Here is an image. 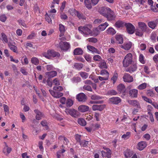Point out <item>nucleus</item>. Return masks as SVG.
Returning <instances> with one entry per match:
<instances>
[{"label": "nucleus", "mask_w": 158, "mask_h": 158, "mask_svg": "<svg viewBox=\"0 0 158 158\" xmlns=\"http://www.w3.org/2000/svg\"><path fill=\"white\" fill-rule=\"evenodd\" d=\"M104 10V12L102 13L103 16L106 17L109 20L114 19L115 15L113 11L108 7L105 8Z\"/></svg>", "instance_id": "1"}, {"label": "nucleus", "mask_w": 158, "mask_h": 158, "mask_svg": "<svg viewBox=\"0 0 158 158\" xmlns=\"http://www.w3.org/2000/svg\"><path fill=\"white\" fill-rule=\"evenodd\" d=\"M133 62L132 54L131 53H128L125 56L123 60V66L125 67H128Z\"/></svg>", "instance_id": "2"}, {"label": "nucleus", "mask_w": 158, "mask_h": 158, "mask_svg": "<svg viewBox=\"0 0 158 158\" xmlns=\"http://www.w3.org/2000/svg\"><path fill=\"white\" fill-rule=\"evenodd\" d=\"M90 27V25L80 26L78 27V30L80 33L86 36L90 35L92 32Z\"/></svg>", "instance_id": "3"}, {"label": "nucleus", "mask_w": 158, "mask_h": 158, "mask_svg": "<svg viewBox=\"0 0 158 158\" xmlns=\"http://www.w3.org/2000/svg\"><path fill=\"white\" fill-rule=\"evenodd\" d=\"M43 55L48 59H51L52 57L59 58L60 56V53L58 52L50 50H48L47 53H44Z\"/></svg>", "instance_id": "4"}, {"label": "nucleus", "mask_w": 158, "mask_h": 158, "mask_svg": "<svg viewBox=\"0 0 158 158\" xmlns=\"http://www.w3.org/2000/svg\"><path fill=\"white\" fill-rule=\"evenodd\" d=\"M65 112L67 114H69L75 118H77L80 116V113L78 111L74 109H66Z\"/></svg>", "instance_id": "5"}, {"label": "nucleus", "mask_w": 158, "mask_h": 158, "mask_svg": "<svg viewBox=\"0 0 158 158\" xmlns=\"http://www.w3.org/2000/svg\"><path fill=\"white\" fill-rule=\"evenodd\" d=\"M58 47L62 50L66 51L70 48V46L67 42L61 41L59 43Z\"/></svg>", "instance_id": "6"}, {"label": "nucleus", "mask_w": 158, "mask_h": 158, "mask_svg": "<svg viewBox=\"0 0 158 158\" xmlns=\"http://www.w3.org/2000/svg\"><path fill=\"white\" fill-rule=\"evenodd\" d=\"M125 26L126 27L127 32L130 34H132L134 33L135 27L131 24L129 23H125Z\"/></svg>", "instance_id": "7"}, {"label": "nucleus", "mask_w": 158, "mask_h": 158, "mask_svg": "<svg viewBox=\"0 0 158 158\" xmlns=\"http://www.w3.org/2000/svg\"><path fill=\"white\" fill-rule=\"evenodd\" d=\"M76 99L79 102H85L86 100V96L83 93H80L77 94L76 97Z\"/></svg>", "instance_id": "8"}, {"label": "nucleus", "mask_w": 158, "mask_h": 158, "mask_svg": "<svg viewBox=\"0 0 158 158\" xmlns=\"http://www.w3.org/2000/svg\"><path fill=\"white\" fill-rule=\"evenodd\" d=\"M129 66V67L126 70L127 72L131 73L135 71L137 69V66L136 63L135 61L133 62Z\"/></svg>", "instance_id": "9"}, {"label": "nucleus", "mask_w": 158, "mask_h": 158, "mask_svg": "<svg viewBox=\"0 0 158 158\" xmlns=\"http://www.w3.org/2000/svg\"><path fill=\"white\" fill-rule=\"evenodd\" d=\"M110 103L113 104H118L121 102V99L118 97H114L109 99Z\"/></svg>", "instance_id": "10"}, {"label": "nucleus", "mask_w": 158, "mask_h": 158, "mask_svg": "<svg viewBox=\"0 0 158 158\" xmlns=\"http://www.w3.org/2000/svg\"><path fill=\"white\" fill-rule=\"evenodd\" d=\"M147 143L144 141L139 142L137 145V148L139 150H143L147 146Z\"/></svg>", "instance_id": "11"}, {"label": "nucleus", "mask_w": 158, "mask_h": 158, "mask_svg": "<svg viewBox=\"0 0 158 158\" xmlns=\"http://www.w3.org/2000/svg\"><path fill=\"white\" fill-rule=\"evenodd\" d=\"M132 45V43L131 42L128 41L120 45V47L125 50H128L131 48Z\"/></svg>", "instance_id": "12"}, {"label": "nucleus", "mask_w": 158, "mask_h": 158, "mask_svg": "<svg viewBox=\"0 0 158 158\" xmlns=\"http://www.w3.org/2000/svg\"><path fill=\"white\" fill-rule=\"evenodd\" d=\"M124 81L128 82H132L133 81L132 77L129 74L125 73L123 77Z\"/></svg>", "instance_id": "13"}, {"label": "nucleus", "mask_w": 158, "mask_h": 158, "mask_svg": "<svg viewBox=\"0 0 158 158\" xmlns=\"http://www.w3.org/2000/svg\"><path fill=\"white\" fill-rule=\"evenodd\" d=\"M49 92L52 96L56 98H59L62 97L63 95L62 93L55 92L52 90H49Z\"/></svg>", "instance_id": "14"}, {"label": "nucleus", "mask_w": 158, "mask_h": 158, "mask_svg": "<svg viewBox=\"0 0 158 158\" xmlns=\"http://www.w3.org/2000/svg\"><path fill=\"white\" fill-rule=\"evenodd\" d=\"M106 106V105L105 104L94 105L92 106V108L94 110H98L101 111L105 108Z\"/></svg>", "instance_id": "15"}, {"label": "nucleus", "mask_w": 158, "mask_h": 158, "mask_svg": "<svg viewBox=\"0 0 158 158\" xmlns=\"http://www.w3.org/2000/svg\"><path fill=\"white\" fill-rule=\"evenodd\" d=\"M36 113L35 118L36 120H39L41 119L43 117H44V114L41 112L37 109L34 110Z\"/></svg>", "instance_id": "16"}, {"label": "nucleus", "mask_w": 158, "mask_h": 158, "mask_svg": "<svg viewBox=\"0 0 158 158\" xmlns=\"http://www.w3.org/2000/svg\"><path fill=\"white\" fill-rule=\"evenodd\" d=\"M115 42L118 44H122L123 43V38L122 36L120 35H116L115 36Z\"/></svg>", "instance_id": "17"}, {"label": "nucleus", "mask_w": 158, "mask_h": 158, "mask_svg": "<svg viewBox=\"0 0 158 158\" xmlns=\"http://www.w3.org/2000/svg\"><path fill=\"white\" fill-rule=\"evenodd\" d=\"M127 102L129 104L132 105L138 108H140L141 107L139 103L136 100H128Z\"/></svg>", "instance_id": "18"}, {"label": "nucleus", "mask_w": 158, "mask_h": 158, "mask_svg": "<svg viewBox=\"0 0 158 158\" xmlns=\"http://www.w3.org/2000/svg\"><path fill=\"white\" fill-rule=\"evenodd\" d=\"M138 90L135 89H131L129 91V96L132 98H136L138 95Z\"/></svg>", "instance_id": "19"}, {"label": "nucleus", "mask_w": 158, "mask_h": 158, "mask_svg": "<svg viewBox=\"0 0 158 158\" xmlns=\"http://www.w3.org/2000/svg\"><path fill=\"white\" fill-rule=\"evenodd\" d=\"M89 107L85 105H80L78 107V110L81 112H85L89 110Z\"/></svg>", "instance_id": "20"}, {"label": "nucleus", "mask_w": 158, "mask_h": 158, "mask_svg": "<svg viewBox=\"0 0 158 158\" xmlns=\"http://www.w3.org/2000/svg\"><path fill=\"white\" fill-rule=\"evenodd\" d=\"M117 90L120 93H124L125 87L123 84H120L117 87Z\"/></svg>", "instance_id": "21"}, {"label": "nucleus", "mask_w": 158, "mask_h": 158, "mask_svg": "<svg viewBox=\"0 0 158 158\" xmlns=\"http://www.w3.org/2000/svg\"><path fill=\"white\" fill-rule=\"evenodd\" d=\"M45 75L48 78H51L56 76L57 72L55 71H52L50 72H47L46 73Z\"/></svg>", "instance_id": "22"}, {"label": "nucleus", "mask_w": 158, "mask_h": 158, "mask_svg": "<svg viewBox=\"0 0 158 158\" xmlns=\"http://www.w3.org/2000/svg\"><path fill=\"white\" fill-rule=\"evenodd\" d=\"M59 30L60 32L59 35V36L60 37L64 35V33L65 30L64 26L61 24H59Z\"/></svg>", "instance_id": "23"}, {"label": "nucleus", "mask_w": 158, "mask_h": 158, "mask_svg": "<svg viewBox=\"0 0 158 158\" xmlns=\"http://www.w3.org/2000/svg\"><path fill=\"white\" fill-rule=\"evenodd\" d=\"M83 53V51L80 48L75 49L73 51V54L75 55H82Z\"/></svg>", "instance_id": "24"}, {"label": "nucleus", "mask_w": 158, "mask_h": 158, "mask_svg": "<svg viewBox=\"0 0 158 158\" xmlns=\"http://www.w3.org/2000/svg\"><path fill=\"white\" fill-rule=\"evenodd\" d=\"M138 24L139 29L143 30V31H146L147 25L144 23L139 22L138 23Z\"/></svg>", "instance_id": "25"}, {"label": "nucleus", "mask_w": 158, "mask_h": 158, "mask_svg": "<svg viewBox=\"0 0 158 158\" xmlns=\"http://www.w3.org/2000/svg\"><path fill=\"white\" fill-rule=\"evenodd\" d=\"M8 45L10 49L13 52L16 53L18 52L17 47L10 43H8Z\"/></svg>", "instance_id": "26"}, {"label": "nucleus", "mask_w": 158, "mask_h": 158, "mask_svg": "<svg viewBox=\"0 0 158 158\" xmlns=\"http://www.w3.org/2000/svg\"><path fill=\"white\" fill-rule=\"evenodd\" d=\"M108 25L109 24L108 23L106 22L104 23L101 24L99 26H98V27L100 30H101V31H102L104 30L108 26Z\"/></svg>", "instance_id": "27"}, {"label": "nucleus", "mask_w": 158, "mask_h": 158, "mask_svg": "<svg viewBox=\"0 0 158 158\" xmlns=\"http://www.w3.org/2000/svg\"><path fill=\"white\" fill-rule=\"evenodd\" d=\"M88 49L92 52L99 53V51L94 47L90 45L87 46Z\"/></svg>", "instance_id": "28"}, {"label": "nucleus", "mask_w": 158, "mask_h": 158, "mask_svg": "<svg viewBox=\"0 0 158 158\" xmlns=\"http://www.w3.org/2000/svg\"><path fill=\"white\" fill-rule=\"evenodd\" d=\"M131 136V132H127L121 136V138L124 140H127L129 139Z\"/></svg>", "instance_id": "29"}, {"label": "nucleus", "mask_w": 158, "mask_h": 158, "mask_svg": "<svg viewBox=\"0 0 158 158\" xmlns=\"http://www.w3.org/2000/svg\"><path fill=\"white\" fill-rule=\"evenodd\" d=\"M77 122L79 125L82 126H85L86 124L85 120L82 118H79L78 119Z\"/></svg>", "instance_id": "30"}, {"label": "nucleus", "mask_w": 158, "mask_h": 158, "mask_svg": "<svg viewBox=\"0 0 158 158\" xmlns=\"http://www.w3.org/2000/svg\"><path fill=\"white\" fill-rule=\"evenodd\" d=\"M85 6L88 9H91L92 7V4L89 0H84V1Z\"/></svg>", "instance_id": "31"}, {"label": "nucleus", "mask_w": 158, "mask_h": 158, "mask_svg": "<svg viewBox=\"0 0 158 158\" xmlns=\"http://www.w3.org/2000/svg\"><path fill=\"white\" fill-rule=\"evenodd\" d=\"M118 74L116 71H115L113 74V76L111 78V80L113 82V84H114L117 80L118 78Z\"/></svg>", "instance_id": "32"}, {"label": "nucleus", "mask_w": 158, "mask_h": 158, "mask_svg": "<svg viewBox=\"0 0 158 158\" xmlns=\"http://www.w3.org/2000/svg\"><path fill=\"white\" fill-rule=\"evenodd\" d=\"M100 74L102 76H104L108 78H109V73L107 70H103L101 71Z\"/></svg>", "instance_id": "33"}, {"label": "nucleus", "mask_w": 158, "mask_h": 158, "mask_svg": "<svg viewBox=\"0 0 158 158\" xmlns=\"http://www.w3.org/2000/svg\"><path fill=\"white\" fill-rule=\"evenodd\" d=\"M99 67L101 69H106L107 68L106 63L104 60H102L99 63Z\"/></svg>", "instance_id": "34"}, {"label": "nucleus", "mask_w": 158, "mask_h": 158, "mask_svg": "<svg viewBox=\"0 0 158 158\" xmlns=\"http://www.w3.org/2000/svg\"><path fill=\"white\" fill-rule=\"evenodd\" d=\"M31 62L32 64L35 65H37L39 63V59L36 57H32L31 59Z\"/></svg>", "instance_id": "35"}, {"label": "nucleus", "mask_w": 158, "mask_h": 158, "mask_svg": "<svg viewBox=\"0 0 158 158\" xmlns=\"http://www.w3.org/2000/svg\"><path fill=\"white\" fill-rule=\"evenodd\" d=\"M125 23L123 21H118L116 23L115 25L117 27L120 28L125 26Z\"/></svg>", "instance_id": "36"}, {"label": "nucleus", "mask_w": 158, "mask_h": 158, "mask_svg": "<svg viewBox=\"0 0 158 158\" xmlns=\"http://www.w3.org/2000/svg\"><path fill=\"white\" fill-rule=\"evenodd\" d=\"M73 101L71 99H68L66 101V105L67 107H70L73 105Z\"/></svg>", "instance_id": "37"}, {"label": "nucleus", "mask_w": 158, "mask_h": 158, "mask_svg": "<svg viewBox=\"0 0 158 158\" xmlns=\"http://www.w3.org/2000/svg\"><path fill=\"white\" fill-rule=\"evenodd\" d=\"M89 142V141H86L84 140H81V141L79 143V144L81 147H86L87 146Z\"/></svg>", "instance_id": "38"}, {"label": "nucleus", "mask_w": 158, "mask_h": 158, "mask_svg": "<svg viewBox=\"0 0 158 158\" xmlns=\"http://www.w3.org/2000/svg\"><path fill=\"white\" fill-rule=\"evenodd\" d=\"M106 31L107 33L112 35H114L116 33V31L112 27L108 28Z\"/></svg>", "instance_id": "39"}, {"label": "nucleus", "mask_w": 158, "mask_h": 158, "mask_svg": "<svg viewBox=\"0 0 158 158\" xmlns=\"http://www.w3.org/2000/svg\"><path fill=\"white\" fill-rule=\"evenodd\" d=\"M139 60L142 64H144L145 63L144 57L142 54H140L139 56Z\"/></svg>", "instance_id": "40"}, {"label": "nucleus", "mask_w": 158, "mask_h": 158, "mask_svg": "<svg viewBox=\"0 0 158 158\" xmlns=\"http://www.w3.org/2000/svg\"><path fill=\"white\" fill-rule=\"evenodd\" d=\"M76 15H77L79 19H85V16L82 14L79 13L78 11L76 12Z\"/></svg>", "instance_id": "41"}, {"label": "nucleus", "mask_w": 158, "mask_h": 158, "mask_svg": "<svg viewBox=\"0 0 158 158\" xmlns=\"http://www.w3.org/2000/svg\"><path fill=\"white\" fill-rule=\"evenodd\" d=\"M144 31H143V30L138 28L136 30L135 34L137 35L141 36L143 35V32Z\"/></svg>", "instance_id": "42"}, {"label": "nucleus", "mask_w": 158, "mask_h": 158, "mask_svg": "<svg viewBox=\"0 0 158 158\" xmlns=\"http://www.w3.org/2000/svg\"><path fill=\"white\" fill-rule=\"evenodd\" d=\"M79 73L81 77L83 79H86L89 76L88 74L86 72H81Z\"/></svg>", "instance_id": "43"}, {"label": "nucleus", "mask_w": 158, "mask_h": 158, "mask_svg": "<svg viewBox=\"0 0 158 158\" xmlns=\"http://www.w3.org/2000/svg\"><path fill=\"white\" fill-rule=\"evenodd\" d=\"M11 148H10L8 147L7 145L6 144L3 149V152L4 153H5L6 151L7 154H8L10 153V152L11 151Z\"/></svg>", "instance_id": "44"}, {"label": "nucleus", "mask_w": 158, "mask_h": 158, "mask_svg": "<svg viewBox=\"0 0 158 158\" xmlns=\"http://www.w3.org/2000/svg\"><path fill=\"white\" fill-rule=\"evenodd\" d=\"M156 36L157 35L156 33L155 32H153L151 35L150 39L153 41L155 42Z\"/></svg>", "instance_id": "45"}, {"label": "nucleus", "mask_w": 158, "mask_h": 158, "mask_svg": "<svg viewBox=\"0 0 158 158\" xmlns=\"http://www.w3.org/2000/svg\"><path fill=\"white\" fill-rule=\"evenodd\" d=\"M147 83H143L140 85H139L137 87V88L138 89H140V90H142L143 89L146 88L147 87Z\"/></svg>", "instance_id": "46"}, {"label": "nucleus", "mask_w": 158, "mask_h": 158, "mask_svg": "<svg viewBox=\"0 0 158 158\" xmlns=\"http://www.w3.org/2000/svg\"><path fill=\"white\" fill-rule=\"evenodd\" d=\"M74 66L76 69L78 70L81 69L83 67V65L82 64L78 63L75 64Z\"/></svg>", "instance_id": "47"}, {"label": "nucleus", "mask_w": 158, "mask_h": 158, "mask_svg": "<svg viewBox=\"0 0 158 158\" xmlns=\"http://www.w3.org/2000/svg\"><path fill=\"white\" fill-rule=\"evenodd\" d=\"M40 124L42 126L44 127L45 129L47 130L48 128V126L47 123L45 120L42 121Z\"/></svg>", "instance_id": "48"}, {"label": "nucleus", "mask_w": 158, "mask_h": 158, "mask_svg": "<svg viewBox=\"0 0 158 158\" xmlns=\"http://www.w3.org/2000/svg\"><path fill=\"white\" fill-rule=\"evenodd\" d=\"M148 24L149 27L152 29H154L156 26V24L153 22H149Z\"/></svg>", "instance_id": "49"}, {"label": "nucleus", "mask_w": 158, "mask_h": 158, "mask_svg": "<svg viewBox=\"0 0 158 158\" xmlns=\"http://www.w3.org/2000/svg\"><path fill=\"white\" fill-rule=\"evenodd\" d=\"M101 31L99 29L98 27L94 30V35L95 36H97L99 34Z\"/></svg>", "instance_id": "50"}, {"label": "nucleus", "mask_w": 158, "mask_h": 158, "mask_svg": "<svg viewBox=\"0 0 158 158\" xmlns=\"http://www.w3.org/2000/svg\"><path fill=\"white\" fill-rule=\"evenodd\" d=\"M45 18L46 20L49 23H52V19L50 18V16H49L48 15L47 13H46L45 15Z\"/></svg>", "instance_id": "51"}, {"label": "nucleus", "mask_w": 158, "mask_h": 158, "mask_svg": "<svg viewBox=\"0 0 158 158\" xmlns=\"http://www.w3.org/2000/svg\"><path fill=\"white\" fill-rule=\"evenodd\" d=\"M91 98L92 100H99L102 99V97L96 95H94L91 97Z\"/></svg>", "instance_id": "52"}, {"label": "nucleus", "mask_w": 158, "mask_h": 158, "mask_svg": "<svg viewBox=\"0 0 158 158\" xmlns=\"http://www.w3.org/2000/svg\"><path fill=\"white\" fill-rule=\"evenodd\" d=\"M46 68L48 71L55 69V68L52 64L47 65L46 66Z\"/></svg>", "instance_id": "53"}, {"label": "nucleus", "mask_w": 158, "mask_h": 158, "mask_svg": "<svg viewBox=\"0 0 158 158\" xmlns=\"http://www.w3.org/2000/svg\"><path fill=\"white\" fill-rule=\"evenodd\" d=\"M147 95L151 97L154 96L155 93L153 90L152 89L148 90L147 91Z\"/></svg>", "instance_id": "54"}, {"label": "nucleus", "mask_w": 158, "mask_h": 158, "mask_svg": "<svg viewBox=\"0 0 158 158\" xmlns=\"http://www.w3.org/2000/svg\"><path fill=\"white\" fill-rule=\"evenodd\" d=\"M77 11L75 9H70L69 10V13L72 16L76 15V12Z\"/></svg>", "instance_id": "55"}, {"label": "nucleus", "mask_w": 158, "mask_h": 158, "mask_svg": "<svg viewBox=\"0 0 158 158\" xmlns=\"http://www.w3.org/2000/svg\"><path fill=\"white\" fill-rule=\"evenodd\" d=\"M139 47L140 50L143 51L146 49L147 48V46L145 44L142 43L139 46Z\"/></svg>", "instance_id": "56"}, {"label": "nucleus", "mask_w": 158, "mask_h": 158, "mask_svg": "<svg viewBox=\"0 0 158 158\" xmlns=\"http://www.w3.org/2000/svg\"><path fill=\"white\" fill-rule=\"evenodd\" d=\"M53 89L56 91H61L63 90V88L61 86H54Z\"/></svg>", "instance_id": "57"}, {"label": "nucleus", "mask_w": 158, "mask_h": 158, "mask_svg": "<svg viewBox=\"0 0 158 158\" xmlns=\"http://www.w3.org/2000/svg\"><path fill=\"white\" fill-rule=\"evenodd\" d=\"M87 40L89 42L94 43H95L97 41V39L93 37L89 38L87 39Z\"/></svg>", "instance_id": "58"}, {"label": "nucleus", "mask_w": 158, "mask_h": 158, "mask_svg": "<svg viewBox=\"0 0 158 158\" xmlns=\"http://www.w3.org/2000/svg\"><path fill=\"white\" fill-rule=\"evenodd\" d=\"M2 37L3 41L5 43H7L8 42V39L7 36L5 34L3 33H2Z\"/></svg>", "instance_id": "59"}, {"label": "nucleus", "mask_w": 158, "mask_h": 158, "mask_svg": "<svg viewBox=\"0 0 158 158\" xmlns=\"http://www.w3.org/2000/svg\"><path fill=\"white\" fill-rule=\"evenodd\" d=\"M52 83L53 85H60L59 81L57 78H55L53 80Z\"/></svg>", "instance_id": "60"}, {"label": "nucleus", "mask_w": 158, "mask_h": 158, "mask_svg": "<svg viewBox=\"0 0 158 158\" xmlns=\"http://www.w3.org/2000/svg\"><path fill=\"white\" fill-rule=\"evenodd\" d=\"M83 89L90 91L92 90L91 86L88 85H84L83 87Z\"/></svg>", "instance_id": "61"}, {"label": "nucleus", "mask_w": 158, "mask_h": 158, "mask_svg": "<svg viewBox=\"0 0 158 158\" xmlns=\"http://www.w3.org/2000/svg\"><path fill=\"white\" fill-rule=\"evenodd\" d=\"M94 125L92 124L89 127H86L85 129L87 131L89 132H90L92 130H94Z\"/></svg>", "instance_id": "62"}, {"label": "nucleus", "mask_w": 158, "mask_h": 158, "mask_svg": "<svg viewBox=\"0 0 158 158\" xmlns=\"http://www.w3.org/2000/svg\"><path fill=\"white\" fill-rule=\"evenodd\" d=\"M66 98L64 97H62L60 99V102L62 104H65L66 103Z\"/></svg>", "instance_id": "63"}, {"label": "nucleus", "mask_w": 158, "mask_h": 158, "mask_svg": "<svg viewBox=\"0 0 158 158\" xmlns=\"http://www.w3.org/2000/svg\"><path fill=\"white\" fill-rule=\"evenodd\" d=\"M56 156L57 158H63L64 155L63 154L58 151L56 152Z\"/></svg>", "instance_id": "64"}]
</instances>
